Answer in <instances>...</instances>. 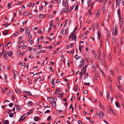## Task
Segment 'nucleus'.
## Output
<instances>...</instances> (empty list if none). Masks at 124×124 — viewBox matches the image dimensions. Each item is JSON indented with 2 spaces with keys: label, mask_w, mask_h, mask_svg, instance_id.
Instances as JSON below:
<instances>
[{
  "label": "nucleus",
  "mask_w": 124,
  "mask_h": 124,
  "mask_svg": "<svg viewBox=\"0 0 124 124\" xmlns=\"http://www.w3.org/2000/svg\"><path fill=\"white\" fill-rule=\"evenodd\" d=\"M53 20H51L50 22V27H52L53 26Z\"/></svg>",
  "instance_id": "nucleus-20"
},
{
  "label": "nucleus",
  "mask_w": 124,
  "mask_h": 124,
  "mask_svg": "<svg viewBox=\"0 0 124 124\" xmlns=\"http://www.w3.org/2000/svg\"><path fill=\"white\" fill-rule=\"evenodd\" d=\"M29 16L30 18H32V15L31 14H29Z\"/></svg>",
  "instance_id": "nucleus-53"
},
{
  "label": "nucleus",
  "mask_w": 124,
  "mask_h": 124,
  "mask_svg": "<svg viewBox=\"0 0 124 124\" xmlns=\"http://www.w3.org/2000/svg\"><path fill=\"white\" fill-rule=\"evenodd\" d=\"M50 112V110H47L45 112V113L46 114L48 113H49Z\"/></svg>",
  "instance_id": "nucleus-43"
},
{
  "label": "nucleus",
  "mask_w": 124,
  "mask_h": 124,
  "mask_svg": "<svg viewBox=\"0 0 124 124\" xmlns=\"http://www.w3.org/2000/svg\"><path fill=\"white\" fill-rule=\"evenodd\" d=\"M86 60L87 62H88L89 61L91 63H93V60L91 59L90 58H88V59Z\"/></svg>",
  "instance_id": "nucleus-15"
},
{
  "label": "nucleus",
  "mask_w": 124,
  "mask_h": 124,
  "mask_svg": "<svg viewBox=\"0 0 124 124\" xmlns=\"http://www.w3.org/2000/svg\"><path fill=\"white\" fill-rule=\"evenodd\" d=\"M65 35H66L67 34V30L66 29H65Z\"/></svg>",
  "instance_id": "nucleus-56"
},
{
  "label": "nucleus",
  "mask_w": 124,
  "mask_h": 124,
  "mask_svg": "<svg viewBox=\"0 0 124 124\" xmlns=\"http://www.w3.org/2000/svg\"><path fill=\"white\" fill-rule=\"evenodd\" d=\"M49 17L50 18H52L53 17V16L52 15H50L49 16Z\"/></svg>",
  "instance_id": "nucleus-57"
},
{
  "label": "nucleus",
  "mask_w": 124,
  "mask_h": 124,
  "mask_svg": "<svg viewBox=\"0 0 124 124\" xmlns=\"http://www.w3.org/2000/svg\"><path fill=\"white\" fill-rule=\"evenodd\" d=\"M81 46L80 44L79 46V50L80 51V52H81Z\"/></svg>",
  "instance_id": "nucleus-51"
},
{
  "label": "nucleus",
  "mask_w": 124,
  "mask_h": 124,
  "mask_svg": "<svg viewBox=\"0 0 124 124\" xmlns=\"http://www.w3.org/2000/svg\"><path fill=\"white\" fill-rule=\"evenodd\" d=\"M75 34V33H71L70 35L69 39H70L71 37H72V39L71 40H76L77 38V37L76 36H74Z\"/></svg>",
  "instance_id": "nucleus-1"
},
{
  "label": "nucleus",
  "mask_w": 124,
  "mask_h": 124,
  "mask_svg": "<svg viewBox=\"0 0 124 124\" xmlns=\"http://www.w3.org/2000/svg\"><path fill=\"white\" fill-rule=\"evenodd\" d=\"M88 6L90 7L91 3V1L90 0H88L87 1Z\"/></svg>",
  "instance_id": "nucleus-23"
},
{
  "label": "nucleus",
  "mask_w": 124,
  "mask_h": 124,
  "mask_svg": "<svg viewBox=\"0 0 124 124\" xmlns=\"http://www.w3.org/2000/svg\"><path fill=\"white\" fill-rule=\"evenodd\" d=\"M24 115H22V116L21 117V118L19 120V121L20 122L21 121H23L25 118V117H24L23 118L21 119V118L24 116Z\"/></svg>",
  "instance_id": "nucleus-30"
},
{
  "label": "nucleus",
  "mask_w": 124,
  "mask_h": 124,
  "mask_svg": "<svg viewBox=\"0 0 124 124\" xmlns=\"http://www.w3.org/2000/svg\"><path fill=\"white\" fill-rule=\"evenodd\" d=\"M13 53L12 51H9L8 52V56L10 57L13 55Z\"/></svg>",
  "instance_id": "nucleus-11"
},
{
  "label": "nucleus",
  "mask_w": 124,
  "mask_h": 124,
  "mask_svg": "<svg viewBox=\"0 0 124 124\" xmlns=\"http://www.w3.org/2000/svg\"><path fill=\"white\" fill-rule=\"evenodd\" d=\"M68 1L67 0H63L62 1V5L64 7L67 6L68 5Z\"/></svg>",
  "instance_id": "nucleus-6"
},
{
  "label": "nucleus",
  "mask_w": 124,
  "mask_h": 124,
  "mask_svg": "<svg viewBox=\"0 0 124 124\" xmlns=\"http://www.w3.org/2000/svg\"><path fill=\"white\" fill-rule=\"evenodd\" d=\"M39 119V117L38 116H37L35 117L34 118V120L35 121H38Z\"/></svg>",
  "instance_id": "nucleus-18"
},
{
  "label": "nucleus",
  "mask_w": 124,
  "mask_h": 124,
  "mask_svg": "<svg viewBox=\"0 0 124 124\" xmlns=\"http://www.w3.org/2000/svg\"><path fill=\"white\" fill-rule=\"evenodd\" d=\"M110 73H111L112 74H113L114 73V71L112 70H110L109 71Z\"/></svg>",
  "instance_id": "nucleus-52"
},
{
  "label": "nucleus",
  "mask_w": 124,
  "mask_h": 124,
  "mask_svg": "<svg viewBox=\"0 0 124 124\" xmlns=\"http://www.w3.org/2000/svg\"><path fill=\"white\" fill-rule=\"evenodd\" d=\"M107 38H110L111 37L110 36V32L108 31L107 33Z\"/></svg>",
  "instance_id": "nucleus-16"
},
{
  "label": "nucleus",
  "mask_w": 124,
  "mask_h": 124,
  "mask_svg": "<svg viewBox=\"0 0 124 124\" xmlns=\"http://www.w3.org/2000/svg\"><path fill=\"white\" fill-rule=\"evenodd\" d=\"M84 84L85 85H88L89 86L90 85V83H86V82H85L84 83Z\"/></svg>",
  "instance_id": "nucleus-35"
},
{
  "label": "nucleus",
  "mask_w": 124,
  "mask_h": 124,
  "mask_svg": "<svg viewBox=\"0 0 124 124\" xmlns=\"http://www.w3.org/2000/svg\"><path fill=\"white\" fill-rule=\"evenodd\" d=\"M96 114L98 115H99L100 118H103V115L102 112L101 111H97Z\"/></svg>",
  "instance_id": "nucleus-2"
},
{
  "label": "nucleus",
  "mask_w": 124,
  "mask_h": 124,
  "mask_svg": "<svg viewBox=\"0 0 124 124\" xmlns=\"http://www.w3.org/2000/svg\"><path fill=\"white\" fill-rule=\"evenodd\" d=\"M28 41L30 43L31 45L33 44V42L31 39H28Z\"/></svg>",
  "instance_id": "nucleus-21"
},
{
  "label": "nucleus",
  "mask_w": 124,
  "mask_h": 124,
  "mask_svg": "<svg viewBox=\"0 0 124 124\" xmlns=\"http://www.w3.org/2000/svg\"><path fill=\"white\" fill-rule=\"evenodd\" d=\"M74 52V50L73 49H72L71 51V54H73Z\"/></svg>",
  "instance_id": "nucleus-62"
},
{
  "label": "nucleus",
  "mask_w": 124,
  "mask_h": 124,
  "mask_svg": "<svg viewBox=\"0 0 124 124\" xmlns=\"http://www.w3.org/2000/svg\"><path fill=\"white\" fill-rule=\"evenodd\" d=\"M66 7L64 9L63 11L64 12V11L66 12H68L69 11V7L67 6H65Z\"/></svg>",
  "instance_id": "nucleus-9"
},
{
  "label": "nucleus",
  "mask_w": 124,
  "mask_h": 124,
  "mask_svg": "<svg viewBox=\"0 0 124 124\" xmlns=\"http://www.w3.org/2000/svg\"><path fill=\"white\" fill-rule=\"evenodd\" d=\"M19 107H20V106H18V107H16V109L17 110H19L20 109V108H19Z\"/></svg>",
  "instance_id": "nucleus-61"
},
{
  "label": "nucleus",
  "mask_w": 124,
  "mask_h": 124,
  "mask_svg": "<svg viewBox=\"0 0 124 124\" xmlns=\"http://www.w3.org/2000/svg\"><path fill=\"white\" fill-rule=\"evenodd\" d=\"M118 79L119 80H121L122 79V77L120 75L118 77Z\"/></svg>",
  "instance_id": "nucleus-39"
},
{
  "label": "nucleus",
  "mask_w": 124,
  "mask_h": 124,
  "mask_svg": "<svg viewBox=\"0 0 124 124\" xmlns=\"http://www.w3.org/2000/svg\"><path fill=\"white\" fill-rule=\"evenodd\" d=\"M29 29L28 28L25 30V33L26 34H27L28 33V32H29Z\"/></svg>",
  "instance_id": "nucleus-44"
},
{
  "label": "nucleus",
  "mask_w": 124,
  "mask_h": 124,
  "mask_svg": "<svg viewBox=\"0 0 124 124\" xmlns=\"http://www.w3.org/2000/svg\"><path fill=\"white\" fill-rule=\"evenodd\" d=\"M107 112L108 113H110V112H111L114 116H116V112L114 110H113L112 108L111 107L109 108V110L108 111H107Z\"/></svg>",
  "instance_id": "nucleus-4"
},
{
  "label": "nucleus",
  "mask_w": 124,
  "mask_h": 124,
  "mask_svg": "<svg viewBox=\"0 0 124 124\" xmlns=\"http://www.w3.org/2000/svg\"><path fill=\"white\" fill-rule=\"evenodd\" d=\"M74 57L75 59L77 60L79 58H80V57H79L77 54H76L74 56Z\"/></svg>",
  "instance_id": "nucleus-25"
},
{
  "label": "nucleus",
  "mask_w": 124,
  "mask_h": 124,
  "mask_svg": "<svg viewBox=\"0 0 124 124\" xmlns=\"http://www.w3.org/2000/svg\"><path fill=\"white\" fill-rule=\"evenodd\" d=\"M93 31H94V28L95 27V25L94 23H93L92 25Z\"/></svg>",
  "instance_id": "nucleus-29"
},
{
  "label": "nucleus",
  "mask_w": 124,
  "mask_h": 124,
  "mask_svg": "<svg viewBox=\"0 0 124 124\" xmlns=\"http://www.w3.org/2000/svg\"><path fill=\"white\" fill-rule=\"evenodd\" d=\"M109 97V93H108V92L107 94V95L106 96V97L108 99Z\"/></svg>",
  "instance_id": "nucleus-54"
},
{
  "label": "nucleus",
  "mask_w": 124,
  "mask_h": 124,
  "mask_svg": "<svg viewBox=\"0 0 124 124\" xmlns=\"http://www.w3.org/2000/svg\"><path fill=\"white\" fill-rule=\"evenodd\" d=\"M13 73L14 74V78L15 79H16L17 76L18 74L17 72L16 71L14 70L13 71Z\"/></svg>",
  "instance_id": "nucleus-7"
},
{
  "label": "nucleus",
  "mask_w": 124,
  "mask_h": 124,
  "mask_svg": "<svg viewBox=\"0 0 124 124\" xmlns=\"http://www.w3.org/2000/svg\"><path fill=\"white\" fill-rule=\"evenodd\" d=\"M112 41L114 43H116V39L115 38H112Z\"/></svg>",
  "instance_id": "nucleus-33"
},
{
  "label": "nucleus",
  "mask_w": 124,
  "mask_h": 124,
  "mask_svg": "<svg viewBox=\"0 0 124 124\" xmlns=\"http://www.w3.org/2000/svg\"><path fill=\"white\" fill-rule=\"evenodd\" d=\"M85 61L84 60V59L82 58L81 61L80 62L81 64L79 65L78 67L81 68L85 64Z\"/></svg>",
  "instance_id": "nucleus-3"
},
{
  "label": "nucleus",
  "mask_w": 124,
  "mask_h": 124,
  "mask_svg": "<svg viewBox=\"0 0 124 124\" xmlns=\"http://www.w3.org/2000/svg\"><path fill=\"white\" fill-rule=\"evenodd\" d=\"M22 46H23V47L22 48L25 49L26 48V47H27V46L25 45H23Z\"/></svg>",
  "instance_id": "nucleus-46"
},
{
  "label": "nucleus",
  "mask_w": 124,
  "mask_h": 124,
  "mask_svg": "<svg viewBox=\"0 0 124 124\" xmlns=\"http://www.w3.org/2000/svg\"><path fill=\"white\" fill-rule=\"evenodd\" d=\"M91 10H92V9H90L88 11V12L89 14V15H92L91 13H92V12H91Z\"/></svg>",
  "instance_id": "nucleus-36"
},
{
  "label": "nucleus",
  "mask_w": 124,
  "mask_h": 124,
  "mask_svg": "<svg viewBox=\"0 0 124 124\" xmlns=\"http://www.w3.org/2000/svg\"><path fill=\"white\" fill-rule=\"evenodd\" d=\"M46 51L45 50H41L40 51V53H46Z\"/></svg>",
  "instance_id": "nucleus-42"
},
{
  "label": "nucleus",
  "mask_w": 124,
  "mask_h": 124,
  "mask_svg": "<svg viewBox=\"0 0 124 124\" xmlns=\"http://www.w3.org/2000/svg\"><path fill=\"white\" fill-rule=\"evenodd\" d=\"M73 89L76 92L77 91H78V89L75 88H73Z\"/></svg>",
  "instance_id": "nucleus-60"
},
{
  "label": "nucleus",
  "mask_w": 124,
  "mask_h": 124,
  "mask_svg": "<svg viewBox=\"0 0 124 124\" xmlns=\"http://www.w3.org/2000/svg\"><path fill=\"white\" fill-rule=\"evenodd\" d=\"M113 33L115 35V36H116L117 34V28L116 26L115 28L114 27L113 28Z\"/></svg>",
  "instance_id": "nucleus-5"
},
{
  "label": "nucleus",
  "mask_w": 124,
  "mask_h": 124,
  "mask_svg": "<svg viewBox=\"0 0 124 124\" xmlns=\"http://www.w3.org/2000/svg\"><path fill=\"white\" fill-rule=\"evenodd\" d=\"M33 103L31 101H29L28 103V105L29 106H32L33 105Z\"/></svg>",
  "instance_id": "nucleus-17"
},
{
  "label": "nucleus",
  "mask_w": 124,
  "mask_h": 124,
  "mask_svg": "<svg viewBox=\"0 0 124 124\" xmlns=\"http://www.w3.org/2000/svg\"><path fill=\"white\" fill-rule=\"evenodd\" d=\"M78 123H79V124H82V123L80 120H79L78 121Z\"/></svg>",
  "instance_id": "nucleus-64"
},
{
  "label": "nucleus",
  "mask_w": 124,
  "mask_h": 124,
  "mask_svg": "<svg viewBox=\"0 0 124 124\" xmlns=\"http://www.w3.org/2000/svg\"><path fill=\"white\" fill-rule=\"evenodd\" d=\"M115 104L116 105V106L119 108L120 107V104L118 103L117 102H115Z\"/></svg>",
  "instance_id": "nucleus-24"
},
{
  "label": "nucleus",
  "mask_w": 124,
  "mask_h": 124,
  "mask_svg": "<svg viewBox=\"0 0 124 124\" xmlns=\"http://www.w3.org/2000/svg\"><path fill=\"white\" fill-rule=\"evenodd\" d=\"M28 37L30 38H32L31 35L30 33H29L28 34Z\"/></svg>",
  "instance_id": "nucleus-45"
},
{
  "label": "nucleus",
  "mask_w": 124,
  "mask_h": 124,
  "mask_svg": "<svg viewBox=\"0 0 124 124\" xmlns=\"http://www.w3.org/2000/svg\"><path fill=\"white\" fill-rule=\"evenodd\" d=\"M117 14L119 18H120V16H121L120 15V10L119 9H118L117 10Z\"/></svg>",
  "instance_id": "nucleus-14"
},
{
  "label": "nucleus",
  "mask_w": 124,
  "mask_h": 124,
  "mask_svg": "<svg viewBox=\"0 0 124 124\" xmlns=\"http://www.w3.org/2000/svg\"><path fill=\"white\" fill-rule=\"evenodd\" d=\"M24 29L23 28H21L19 30V32H21L24 31Z\"/></svg>",
  "instance_id": "nucleus-41"
},
{
  "label": "nucleus",
  "mask_w": 124,
  "mask_h": 124,
  "mask_svg": "<svg viewBox=\"0 0 124 124\" xmlns=\"http://www.w3.org/2000/svg\"><path fill=\"white\" fill-rule=\"evenodd\" d=\"M78 6L77 5H76L75 9L76 10H78Z\"/></svg>",
  "instance_id": "nucleus-40"
},
{
  "label": "nucleus",
  "mask_w": 124,
  "mask_h": 124,
  "mask_svg": "<svg viewBox=\"0 0 124 124\" xmlns=\"http://www.w3.org/2000/svg\"><path fill=\"white\" fill-rule=\"evenodd\" d=\"M8 33V31H4L3 33V34L4 35H7Z\"/></svg>",
  "instance_id": "nucleus-31"
},
{
  "label": "nucleus",
  "mask_w": 124,
  "mask_h": 124,
  "mask_svg": "<svg viewBox=\"0 0 124 124\" xmlns=\"http://www.w3.org/2000/svg\"><path fill=\"white\" fill-rule=\"evenodd\" d=\"M11 98L12 99V100L13 101L14 99V95H12L11 97Z\"/></svg>",
  "instance_id": "nucleus-55"
},
{
  "label": "nucleus",
  "mask_w": 124,
  "mask_h": 124,
  "mask_svg": "<svg viewBox=\"0 0 124 124\" xmlns=\"http://www.w3.org/2000/svg\"><path fill=\"white\" fill-rule=\"evenodd\" d=\"M13 104L12 103H11L9 104V106L10 107H12L13 105Z\"/></svg>",
  "instance_id": "nucleus-38"
},
{
  "label": "nucleus",
  "mask_w": 124,
  "mask_h": 124,
  "mask_svg": "<svg viewBox=\"0 0 124 124\" xmlns=\"http://www.w3.org/2000/svg\"><path fill=\"white\" fill-rule=\"evenodd\" d=\"M58 91H59V90H58L57 89H56V90L55 91V94H57Z\"/></svg>",
  "instance_id": "nucleus-48"
},
{
  "label": "nucleus",
  "mask_w": 124,
  "mask_h": 124,
  "mask_svg": "<svg viewBox=\"0 0 124 124\" xmlns=\"http://www.w3.org/2000/svg\"><path fill=\"white\" fill-rule=\"evenodd\" d=\"M116 7H117L118 5H119L120 4L121 1L120 0H116Z\"/></svg>",
  "instance_id": "nucleus-12"
},
{
  "label": "nucleus",
  "mask_w": 124,
  "mask_h": 124,
  "mask_svg": "<svg viewBox=\"0 0 124 124\" xmlns=\"http://www.w3.org/2000/svg\"><path fill=\"white\" fill-rule=\"evenodd\" d=\"M39 9L40 11H41L43 10V8L41 6H40L39 8Z\"/></svg>",
  "instance_id": "nucleus-58"
},
{
  "label": "nucleus",
  "mask_w": 124,
  "mask_h": 124,
  "mask_svg": "<svg viewBox=\"0 0 124 124\" xmlns=\"http://www.w3.org/2000/svg\"><path fill=\"white\" fill-rule=\"evenodd\" d=\"M14 114L13 113H10L9 114V116L10 117H12L14 116Z\"/></svg>",
  "instance_id": "nucleus-28"
},
{
  "label": "nucleus",
  "mask_w": 124,
  "mask_h": 124,
  "mask_svg": "<svg viewBox=\"0 0 124 124\" xmlns=\"http://www.w3.org/2000/svg\"><path fill=\"white\" fill-rule=\"evenodd\" d=\"M3 123L4 124H9V123L8 120H4L3 119H2Z\"/></svg>",
  "instance_id": "nucleus-10"
},
{
  "label": "nucleus",
  "mask_w": 124,
  "mask_h": 124,
  "mask_svg": "<svg viewBox=\"0 0 124 124\" xmlns=\"http://www.w3.org/2000/svg\"><path fill=\"white\" fill-rule=\"evenodd\" d=\"M11 92L10 90L9 91V92L7 93V95L9 96L11 94Z\"/></svg>",
  "instance_id": "nucleus-32"
},
{
  "label": "nucleus",
  "mask_w": 124,
  "mask_h": 124,
  "mask_svg": "<svg viewBox=\"0 0 124 124\" xmlns=\"http://www.w3.org/2000/svg\"><path fill=\"white\" fill-rule=\"evenodd\" d=\"M24 93H27L28 94V95H31V92H26V91H25V92H24Z\"/></svg>",
  "instance_id": "nucleus-26"
},
{
  "label": "nucleus",
  "mask_w": 124,
  "mask_h": 124,
  "mask_svg": "<svg viewBox=\"0 0 124 124\" xmlns=\"http://www.w3.org/2000/svg\"><path fill=\"white\" fill-rule=\"evenodd\" d=\"M8 6L9 8H10L11 7V5L10 3L8 4Z\"/></svg>",
  "instance_id": "nucleus-50"
},
{
  "label": "nucleus",
  "mask_w": 124,
  "mask_h": 124,
  "mask_svg": "<svg viewBox=\"0 0 124 124\" xmlns=\"http://www.w3.org/2000/svg\"><path fill=\"white\" fill-rule=\"evenodd\" d=\"M39 17L40 18H43L44 17V15L43 14H40L39 15Z\"/></svg>",
  "instance_id": "nucleus-27"
},
{
  "label": "nucleus",
  "mask_w": 124,
  "mask_h": 124,
  "mask_svg": "<svg viewBox=\"0 0 124 124\" xmlns=\"http://www.w3.org/2000/svg\"><path fill=\"white\" fill-rule=\"evenodd\" d=\"M47 39L50 41H51L52 40V39L48 37L47 38Z\"/></svg>",
  "instance_id": "nucleus-63"
},
{
  "label": "nucleus",
  "mask_w": 124,
  "mask_h": 124,
  "mask_svg": "<svg viewBox=\"0 0 124 124\" xmlns=\"http://www.w3.org/2000/svg\"><path fill=\"white\" fill-rule=\"evenodd\" d=\"M52 80L50 82L53 85H54V82L55 79L54 78H53L52 79Z\"/></svg>",
  "instance_id": "nucleus-19"
},
{
  "label": "nucleus",
  "mask_w": 124,
  "mask_h": 124,
  "mask_svg": "<svg viewBox=\"0 0 124 124\" xmlns=\"http://www.w3.org/2000/svg\"><path fill=\"white\" fill-rule=\"evenodd\" d=\"M100 12L99 11L97 12V13L96 14V16H95L96 18H98L99 16Z\"/></svg>",
  "instance_id": "nucleus-22"
},
{
  "label": "nucleus",
  "mask_w": 124,
  "mask_h": 124,
  "mask_svg": "<svg viewBox=\"0 0 124 124\" xmlns=\"http://www.w3.org/2000/svg\"><path fill=\"white\" fill-rule=\"evenodd\" d=\"M52 105V106L53 107L55 108L56 107V103L55 101H53L52 102H51L50 103Z\"/></svg>",
  "instance_id": "nucleus-8"
},
{
  "label": "nucleus",
  "mask_w": 124,
  "mask_h": 124,
  "mask_svg": "<svg viewBox=\"0 0 124 124\" xmlns=\"http://www.w3.org/2000/svg\"><path fill=\"white\" fill-rule=\"evenodd\" d=\"M64 29H62V31H61V34H62L63 35H64L63 33H64Z\"/></svg>",
  "instance_id": "nucleus-49"
},
{
  "label": "nucleus",
  "mask_w": 124,
  "mask_h": 124,
  "mask_svg": "<svg viewBox=\"0 0 124 124\" xmlns=\"http://www.w3.org/2000/svg\"><path fill=\"white\" fill-rule=\"evenodd\" d=\"M51 116H48L47 118V120L48 121H49V120L51 119Z\"/></svg>",
  "instance_id": "nucleus-47"
},
{
  "label": "nucleus",
  "mask_w": 124,
  "mask_h": 124,
  "mask_svg": "<svg viewBox=\"0 0 124 124\" xmlns=\"http://www.w3.org/2000/svg\"><path fill=\"white\" fill-rule=\"evenodd\" d=\"M98 31V33L97 34V35L99 39L100 40L101 36V32L100 31Z\"/></svg>",
  "instance_id": "nucleus-13"
},
{
  "label": "nucleus",
  "mask_w": 124,
  "mask_h": 124,
  "mask_svg": "<svg viewBox=\"0 0 124 124\" xmlns=\"http://www.w3.org/2000/svg\"><path fill=\"white\" fill-rule=\"evenodd\" d=\"M4 78L5 79V80H6V82L7 81V75H6L5 74H4Z\"/></svg>",
  "instance_id": "nucleus-37"
},
{
  "label": "nucleus",
  "mask_w": 124,
  "mask_h": 124,
  "mask_svg": "<svg viewBox=\"0 0 124 124\" xmlns=\"http://www.w3.org/2000/svg\"><path fill=\"white\" fill-rule=\"evenodd\" d=\"M119 24L120 25H122L123 24V21H121V22H120Z\"/></svg>",
  "instance_id": "nucleus-59"
},
{
  "label": "nucleus",
  "mask_w": 124,
  "mask_h": 124,
  "mask_svg": "<svg viewBox=\"0 0 124 124\" xmlns=\"http://www.w3.org/2000/svg\"><path fill=\"white\" fill-rule=\"evenodd\" d=\"M33 112L31 110L29 112H28L27 113V115L28 116L30 114L32 113Z\"/></svg>",
  "instance_id": "nucleus-34"
}]
</instances>
